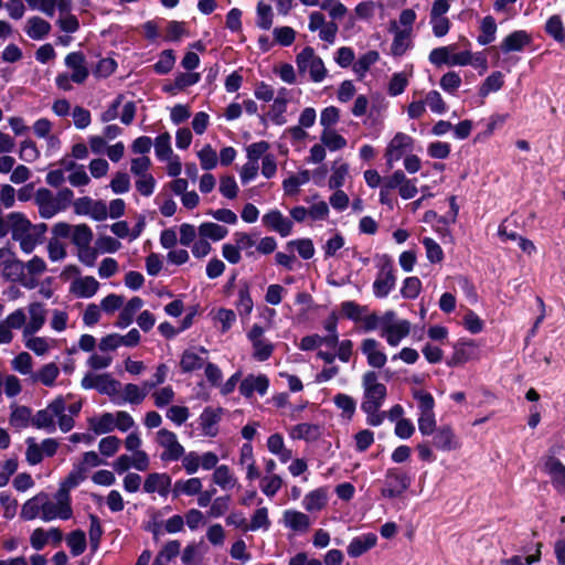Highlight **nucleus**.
I'll use <instances>...</instances> for the list:
<instances>
[{
	"label": "nucleus",
	"mask_w": 565,
	"mask_h": 565,
	"mask_svg": "<svg viewBox=\"0 0 565 565\" xmlns=\"http://www.w3.org/2000/svg\"><path fill=\"white\" fill-rule=\"evenodd\" d=\"M362 388L361 411L366 415V424L379 427L386 418L381 407L386 399L387 388L379 381V375L374 371H366L363 374Z\"/></svg>",
	"instance_id": "obj_1"
},
{
	"label": "nucleus",
	"mask_w": 565,
	"mask_h": 565,
	"mask_svg": "<svg viewBox=\"0 0 565 565\" xmlns=\"http://www.w3.org/2000/svg\"><path fill=\"white\" fill-rule=\"evenodd\" d=\"M11 225L10 233L14 242L19 244L24 254H31L36 246L43 243L47 225L45 223L33 224L23 213H9Z\"/></svg>",
	"instance_id": "obj_2"
},
{
	"label": "nucleus",
	"mask_w": 565,
	"mask_h": 565,
	"mask_svg": "<svg viewBox=\"0 0 565 565\" xmlns=\"http://www.w3.org/2000/svg\"><path fill=\"white\" fill-rule=\"evenodd\" d=\"M66 404L63 397H56L45 408L40 409L33 415L32 425L38 429H43L49 434L56 430V424L63 433L73 429L75 422L70 416H65Z\"/></svg>",
	"instance_id": "obj_3"
},
{
	"label": "nucleus",
	"mask_w": 565,
	"mask_h": 565,
	"mask_svg": "<svg viewBox=\"0 0 565 565\" xmlns=\"http://www.w3.org/2000/svg\"><path fill=\"white\" fill-rule=\"evenodd\" d=\"M74 193L72 190L64 188L56 194L45 188H41L34 195L39 214L42 218H52L60 212L65 211L72 203Z\"/></svg>",
	"instance_id": "obj_4"
},
{
	"label": "nucleus",
	"mask_w": 565,
	"mask_h": 565,
	"mask_svg": "<svg viewBox=\"0 0 565 565\" xmlns=\"http://www.w3.org/2000/svg\"><path fill=\"white\" fill-rule=\"evenodd\" d=\"M65 66L71 71L61 73L55 77L57 88L70 92L73 89L72 83L84 84L89 76V70L86 58L82 52H71L64 58Z\"/></svg>",
	"instance_id": "obj_5"
},
{
	"label": "nucleus",
	"mask_w": 565,
	"mask_h": 565,
	"mask_svg": "<svg viewBox=\"0 0 565 565\" xmlns=\"http://www.w3.org/2000/svg\"><path fill=\"white\" fill-rule=\"evenodd\" d=\"M296 65L301 76L308 77L312 83H322L328 76L323 60L313 47L306 46L296 55Z\"/></svg>",
	"instance_id": "obj_6"
},
{
	"label": "nucleus",
	"mask_w": 565,
	"mask_h": 565,
	"mask_svg": "<svg viewBox=\"0 0 565 565\" xmlns=\"http://www.w3.org/2000/svg\"><path fill=\"white\" fill-rule=\"evenodd\" d=\"M73 516L72 500L70 493L64 490H57L51 498L45 492L44 513L42 521L51 522L54 520H70Z\"/></svg>",
	"instance_id": "obj_7"
},
{
	"label": "nucleus",
	"mask_w": 565,
	"mask_h": 565,
	"mask_svg": "<svg viewBox=\"0 0 565 565\" xmlns=\"http://www.w3.org/2000/svg\"><path fill=\"white\" fill-rule=\"evenodd\" d=\"M411 329L412 324L408 320L398 318L393 310H387L386 320L380 337L384 339L390 347L395 348L409 335Z\"/></svg>",
	"instance_id": "obj_8"
},
{
	"label": "nucleus",
	"mask_w": 565,
	"mask_h": 565,
	"mask_svg": "<svg viewBox=\"0 0 565 565\" xmlns=\"http://www.w3.org/2000/svg\"><path fill=\"white\" fill-rule=\"evenodd\" d=\"M151 160L147 156L132 158L130 162V172L135 175V186L143 196H150L154 192L156 180L149 172Z\"/></svg>",
	"instance_id": "obj_9"
},
{
	"label": "nucleus",
	"mask_w": 565,
	"mask_h": 565,
	"mask_svg": "<svg viewBox=\"0 0 565 565\" xmlns=\"http://www.w3.org/2000/svg\"><path fill=\"white\" fill-rule=\"evenodd\" d=\"M156 443L162 448L160 460L169 463L179 461L184 455V447L180 444L175 433L161 428L156 433Z\"/></svg>",
	"instance_id": "obj_10"
},
{
	"label": "nucleus",
	"mask_w": 565,
	"mask_h": 565,
	"mask_svg": "<svg viewBox=\"0 0 565 565\" xmlns=\"http://www.w3.org/2000/svg\"><path fill=\"white\" fill-rule=\"evenodd\" d=\"M413 149L414 139L409 135L405 132L395 134L385 148L384 158L386 167L392 169L397 161L404 160Z\"/></svg>",
	"instance_id": "obj_11"
},
{
	"label": "nucleus",
	"mask_w": 565,
	"mask_h": 565,
	"mask_svg": "<svg viewBox=\"0 0 565 565\" xmlns=\"http://www.w3.org/2000/svg\"><path fill=\"white\" fill-rule=\"evenodd\" d=\"M24 263L7 247L0 248V275L10 281H21L24 277Z\"/></svg>",
	"instance_id": "obj_12"
},
{
	"label": "nucleus",
	"mask_w": 565,
	"mask_h": 565,
	"mask_svg": "<svg viewBox=\"0 0 565 565\" xmlns=\"http://www.w3.org/2000/svg\"><path fill=\"white\" fill-rule=\"evenodd\" d=\"M411 486V479L398 469H388L385 475L384 486L381 494L387 499H394L402 495Z\"/></svg>",
	"instance_id": "obj_13"
},
{
	"label": "nucleus",
	"mask_w": 565,
	"mask_h": 565,
	"mask_svg": "<svg viewBox=\"0 0 565 565\" xmlns=\"http://www.w3.org/2000/svg\"><path fill=\"white\" fill-rule=\"evenodd\" d=\"M82 386L85 390H97L102 394L115 396L119 393L120 383L114 380L109 374L87 373L82 380Z\"/></svg>",
	"instance_id": "obj_14"
},
{
	"label": "nucleus",
	"mask_w": 565,
	"mask_h": 565,
	"mask_svg": "<svg viewBox=\"0 0 565 565\" xmlns=\"http://www.w3.org/2000/svg\"><path fill=\"white\" fill-rule=\"evenodd\" d=\"M396 286L395 270L391 264L383 265L373 281V294L376 298H386Z\"/></svg>",
	"instance_id": "obj_15"
},
{
	"label": "nucleus",
	"mask_w": 565,
	"mask_h": 565,
	"mask_svg": "<svg viewBox=\"0 0 565 565\" xmlns=\"http://www.w3.org/2000/svg\"><path fill=\"white\" fill-rule=\"evenodd\" d=\"M46 321V309L41 302H31L26 307L25 312V328L23 330V337L36 334L45 324Z\"/></svg>",
	"instance_id": "obj_16"
},
{
	"label": "nucleus",
	"mask_w": 565,
	"mask_h": 565,
	"mask_svg": "<svg viewBox=\"0 0 565 565\" xmlns=\"http://www.w3.org/2000/svg\"><path fill=\"white\" fill-rule=\"evenodd\" d=\"M431 445L440 451H455L461 447L460 439L449 425H443L435 428Z\"/></svg>",
	"instance_id": "obj_17"
},
{
	"label": "nucleus",
	"mask_w": 565,
	"mask_h": 565,
	"mask_svg": "<svg viewBox=\"0 0 565 565\" xmlns=\"http://www.w3.org/2000/svg\"><path fill=\"white\" fill-rule=\"evenodd\" d=\"M265 227L276 232L281 237H287L292 233L294 222L285 216L279 210L273 209L265 213L262 217Z\"/></svg>",
	"instance_id": "obj_18"
},
{
	"label": "nucleus",
	"mask_w": 565,
	"mask_h": 565,
	"mask_svg": "<svg viewBox=\"0 0 565 565\" xmlns=\"http://www.w3.org/2000/svg\"><path fill=\"white\" fill-rule=\"evenodd\" d=\"M361 352L366 358L367 364L373 369H382L387 362V355L382 344L373 339L366 338L361 342Z\"/></svg>",
	"instance_id": "obj_19"
},
{
	"label": "nucleus",
	"mask_w": 565,
	"mask_h": 565,
	"mask_svg": "<svg viewBox=\"0 0 565 565\" xmlns=\"http://www.w3.org/2000/svg\"><path fill=\"white\" fill-rule=\"evenodd\" d=\"M172 484L171 477L166 472H151L145 478L142 490L148 494L158 493L161 498H167Z\"/></svg>",
	"instance_id": "obj_20"
},
{
	"label": "nucleus",
	"mask_w": 565,
	"mask_h": 565,
	"mask_svg": "<svg viewBox=\"0 0 565 565\" xmlns=\"http://www.w3.org/2000/svg\"><path fill=\"white\" fill-rule=\"evenodd\" d=\"M151 460L142 459L140 454L128 455L122 454L118 456L111 463L114 471L118 475L129 472V469L134 468L137 471L145 472L150 468Z\"/></svg>",
	"instance_id": "obj_21"
},
{
	"label": "nucleus",
	"mask_w": 565,
	"mask_h": 565,
	"mask_svg": "<svg viewBox=\"0 0 565 565\" xmlns=\"http://www.w3.org/2000/svg\"><path fill=\"white\" fill-rule=\"evenodd\" d=\"M223 415L221 407H205L199 416V426L205 437H215L218 434V423Z\"/></svg>",
	"instance_id": "obj_22"
},
{
	"label": "nucleus",
	"mask_w": 565,
	"mask_h": 565,
	"mask_svg": "<svg viewBox=\"0 0 565 565\" xmlns=\"http://www.w3.org/2000/svg\"><path fill=\"white\" fill-rule=\"evenodd\" d=\"M290 99V90L286 87H281L277 95L274 96L273 105L270 107V110L267 114V117L269 120L277 125L282 126L287 122L286 118V111H287V105Z\"/></svg>",
	"instance_id": "obj_23"
},
{
	"label": "nucleus",
	"mask_w": 565,
	"mask_h": 565,
	"mask_svg": "<svg viewBox=\"0 0 565 565\" xmlns=\"http://www.w3.org/2000/svg\"><path fill=\"white\" fill-rule=\"evenodd\" d=\"M388 32L393 34L391 43L392 56L401 57L413 47V32L401 31L395 23L388 24Z\"/></svg>",
	"instance_id": "obj_24"
},
{
	"label": "nucleus",
	"mask_w": 565,
	"mask_h": 565,
	"mask_svg": "<svg viewBox=\"0 0 565 565\" xmlns=\"http://www.w3.org/2000/svg\"><path fill=\"white\" fill-rule=\"evenodd\" d=\"M268 387L269 380L266 375L249 374L241 381L239 393L245 398H250L255 392L258 393L260 396H264L267 393Z\"/></svg>",
	"instance_id": "obj_25"
},
{
	"label": "nucleus",
	"mask_w": 565,
	"mask_h": 565,
	"mask_svg": "<svg viewBox=\"0 0 565 565\" xmlns=\"http://www.w3.org/2000/svg\"><path fill=\"white\" fill-rule=\"evenodd\" d=\"M543 470L551 478L553 487L558 492H565V466L555 457H546Z\"/></svg>",
	"instance_id": "obj_26"
},
{
	"label": "nucleus",
	"mask_w": 565,
	"mask_h": 565,
	"mask_svg": "<svg viewBox=\"0 0 565 565\" xmlns=\"http://www.w3.org/2000/svg\"><path fill=\"white\" fill-rule=\"evenodd\" d=\"M207 353L204 347L185 350L180 361L182 371L189 373L202 369L205 365Z\"/></svg>",
	"instance_id": "obj_27"
},
{
	"label": "nucleus",
	"mask_w": 565,
	"mask_h": 565,
	"mask_svg": "<svg viewBox=\"0 0 565 565\" xmlns=\"http://www.w3.org/2000/svg\"><path fill=\"white\" fill-rule=\"evenodd\" d=\"M377 544V535L369 532L354 536L347 546V553L352 558H358L372 550Z\"/></svg>",
	"instance_id": "obj_28"
},
{
	"label": "nucleus",
	"mask_w": 565,
	"mask_h": 565,
	"mask_svg": "<svg viewBox=\"0 0 565 565\" xmlns=\"http://www.w3.org/2000/svg\"><path fill=\"white\" fill-rule=\"evenodd\" d=\"M282 524L296 533H306L311 526V520L308 514L289 509L282 513Z\"/></svg>",
	"instance_id": "obj_29"
},
{
	"label": "nucleus",
	"mask_w": 565,
	"mask_h": 565,
	"mask_svg": "<svg viewBox=\"0 0 565 565\" xmlns=\"http://www.w3.org/2000/svg\"><path fill=\"white\" fill-rule=\"evenodd\" d=\"M99 289V282L93 276L75 278L70 286V291L77 298H92Z\"/></svg>",
	"instance_id": "obj_30"
},
{
	"label": "nucleus",
	"mask_w": 565,
	"mask_h": 565,
	"mask_svg": "<svg viewBox=\"0 0 565 565\" xmlns=\"http://www.w3.org/2000/svg\"><path fill=\"white\" fill-rule=\"evenodd\" d=\"M413 77V65H407L402 72L393 73L387 84V94L391 97L402 95Z\"/></svg>",
	"instance_id": "obj_31"
},
{
	"label": "nucleus",
	"mask_w": 565,
	"mask_h": 565,
	"mask_svg": "<svg viewBox=\"0 0 565 565\" xmlns=\"http://www.w3.org/2000/svg\"><path fill=\"white\" fill-rule=\"evenodd\" d=\"M142 307L143 300L140 297H132L126 303L124 302L115 326L120 329L129 327L134 322L136 313Z\"/></svg>",
	"instance_id": "obj_32"
},
{
	"label": "nucleus",
	"mask_w": 565,
	"mask_h": 565,
	"mask_svg": "<svg viewBox=\"0 0 565 565\" xmlns=\"http://www.w3.org/2000/svg\"><path fill=\"white\" fill-rule=\"evenodd\" d=\"M44 500L45 492L43 491L26 500L21 509V519L32 521L40 518L42 520V514L44 513Z\"/></svg>",
	"instance_id": "obj_33"
},
{
	"label": "nucleus",
	"mask_w": 565,
	"mask_h": 565,
	"mask_svg": "<svg viewBox=\"0 0 565 565\" xmlns=\"http://www.w3.org/2000/svg\"><path fill=\"white\" fill-rule=\"evenodd\" d=\"M531 42L530 34L524 30H518L507 35L501 42L503 53L520 52Z\"/></svg>",
	"instance_id": "obj_34"
},
{
	"label": "nucleus",
	"mask_w": 565,
	"mask_h": 565,
	"mask_svg": "<svg viewBox=\"0 0 565 565\" xmlns=\"http://www.w3.org/2000/svg\"><path fill=\"white\" fill-rule=\"evenodd\" d=\"M212 481L222 490H232L238 487V479L227 465H220L212 473Z\"/></svg>",
	"instance_id": "obj_35"
},
{
	"label": "nucleus",
	"mask_w": 565,
	"mask_h": 565,
	"mask_svg": "<svg viewBox=\"0 0 565 565\" xmlns=\"http://www.w3.org/2000/svg\"><path fill=\"white\" fill-rule=\"evenodd\" d=\"M328 503V490L323 487L308 492L302 500V507L307 512H319Z\"/></svg>",
	"instance_id": "obj_36"
},
{
	"label": "nucleus",
	"mask_w": 565,
	"mask_h": 565,
	"mask_svg": "<svg viewBox=\"0 0 565 565\" xmlns=\"http://www.w3.org/2000/svg\"><path fill=\"white\" fill-rule=\"evenodd\" d=\"M118 399L116 404L122 405L126 403L139 405L143 402L147 396V390L141 388L137 384H126L121 390L119 388V393H117Z\"/></svg>",
	"instance_id": "obj_37"
},
{
	"label": "nucleus",
	"mask_w": 565,
	"mask_h": 565,
	"mask_svg": "<svg viewBox=\"0 0 565 565\" xmlns=\"http://www.w3.org/2000/svg\"><path fill=\"white\" fill-rule=\"evenodd\" d=\"M87 425L94 435H106L115 430L113 413H102L87 419Z\"/></svg>",
	"instance_id": "obj_38"
},
{
	"label": "nucleus",
	"mask_w": 565,
	"mask_h": 565,
	"mask_svg": "<svg viewBox=\"0 0 565 565\" xmlns=\"http://www.w3.org/2000/svg\"><path fill=\"white\" fill-rule=\"evenodd\" d=\"M10 409L11 412L9 417V424L13 428L21 430L26 428L30 424H32L33 415L30 407L24 405L12 404L10 406Z\"/></svg>",
	"instance_id": "obj_39"
},
{
	"label": "nucleus",
	"mask_w": 565,
	"mask_h": 565,
	"mask_svg": "<svg viewBox=\"0 0 565 565\" xmlns=\"http://www.w3.org/2000/svg\"><path fill=\"white\" fill-rule=\"evenodd\" d=\"M477 355L473 341L462 342L455 347V351L447 362L449 366H457L473 360Z\"/></svg>",
	"instance_id": "obj_40"
},
{
	"label": "nucleus",
	"mask_w": 565,
	"mask_h": 565,
	"mask_svg": "<svg viewBox=\"0 0 565 565\" xmlns=\"http://www.w3.org/2000/svg\"><path fill=\"white\" fill-rule=\"evenodd\" d=\"M202 488V481L198 477L180 479L174 482L172 488V494L174 498H179L180 495L192 497L199 494Z\"/></svg>",
	"instance_id": "obj_41"
},
{
	"label": "nucleus",
	"mask_w": 565,
	"mask_h": 565,
	"mask_svg": "<svg viewBox=\"0 0 565 565\" xmlns=\"http://www.w3.org/2000/svg\"><path fill=\"white\" fill-rule=\"evenodd\" d=\"M50 31L51 24L40 17L29 18L24 26V32L26 35L35 41H40L46 38Z\"/></svg>",
	"instance_id": "obj_42"
},
{
	"label": "nucleus",
	"mask_w": 565,
	"mask_h": 565,
	"mask_svg": "<svg viewBox=\"0 0 565 565\" xmlns=\"http://www.w3.org/2000/svg\"><path fill=\"white\" fill-rule=\"evenodd\" d=\"M288 434L289 437L294 440L313 441L319 438L321 431L318 425L301 423L292 426Z\"/></svg>",
	"instance_id": "obj_43"
},
{
	"label": "nucleus",
	"mask_w": 565,
	"mask_h": 565,
	"mask_svg": "<svg viewBox=\"0 0 565 565\" xmlns=\"http://www.w3.org/2000/svg\"><path fill=\"white\" fill-rule=\"evenodd\" d=\"M23 342L26 349L31 350L39 356L46 354L55 345L54 339L47 337H36L35 334L23 337Z\"/></svg>",
	"instance_id": "obj_44"
},
{
	"label": "nucleus",
	"mask_w": 565,
	"mask_h": 565,
	"mask_svg": "<svg viewBox=\"0 0 565 565\" xmlns=\"http://www.w3.org/2000/svg\"><path fill=\"white\" fill-rule=\"evenodd\" d=\"M310 181V172L308 170L299 171L298 173L290 174L282 181V189L286 195H296L300 186Z\"/></svg>",
	"instance_id": "obj_45"
},
{
	"label": "nucleus",
	"mask_w": 565,
	"mask_h": 565,
	"mask_svg": "<svg viewBox=\"0 0 565 565\" xmlns=\"http://www.w3.org/2000/svg\"><path fill=\"white\" fill-rule=\"evenodd\" d=\"M380 60L377 51H367L366 53L359 56L353 64V72L358 78L362 79L366 76L370 68L376 64Z\"/></svg>",
	"instance_id": "obj_46"
},
{
	"label": "nucleus",
	"mask_w": 565,
	"mask_h": 565,
	"mask_svg": "<svg viewBox=\"0 0 565 565\" xmlns=\"http://www.w3.org/2000/svg\"><path fill=\"white\" fill-rule=\"evenodd\" d=\"M198 233L200 237L206 241L218 242L226 237L228 231L217 223L204 222L198 227Z\"/></svg>",
	"instance_id": "obj_47"
},
{
	"label": "nucleus",
	"mask_w": 565,
	"mask_h": 565,
	"mask_svg": "<svg viewBox=\"0 0 565 565\" xmlns=\"http://www.w3.org/2000/svg\"><path fill=\"white\" fill-rule=\"evenodd\" d=\"M333 403L341 411V417L345 420H352L356 411V401L344 393H338L333 397Z\"/></svg>",
	"instance_id": "obj_48"
},
{
	"label": "nucleus",
	"mask_w": 565,
	"mask_h": 565,
	"mask_svg": "<svg viewBox=\"0 0 565 565\" xmlns=\"http://www.w3.org/2000/svg\"><path fill=\"white\" fill-rule=\"evenodd\" d=\"M58 375V366L54 362H51L43 365L36 373L32 374V380L33 382H40L43 385L51 387L55 384Z\"/></svg>",
	"instance_id": "obj_49"
},
{
	"label": "nucleus",
	"mask_w": 565,
	"mask_h": 565,
	"mask_svg": "<svg viewBox=\"0 0 565 565\" xmlns=\"http://www.w3.org/2000/svg\"><path fill=\"white\" fill-rule=\"evenodd\" d=\"M497 23L493 17L486 15L480 22V34L477 38V42L480 45H488L495 40Z\"/></svg>",
	"instance_id": "obj_50"
},
{
	"label": "nucleus",
	"mask_w": 565,
	"mask_h": 565,
	"mask_svg": "<svg viewBox=\"0 0 565 565\" xmlns=\"http://www.w3.org/2000/svg\"><path fill=\"white\" fill-rule=\"evenodd\" d=\"M180 550L179 541H169L156 556L153 565H169L180 554Z\"/></svg>",
	"instance_id": "obj_51"
},
{
	"label": "nucleus",
	"mask_w": 565,
	"mask_h": 565,
	"mask_svg": "<svg viewBox=\"0 0 565 565\" xmlns=\"http://www.w3.org/2000/svg\"><path fill=\"white\" fill-rule=\"evenodd\" d=\"M320 141L330 151H338L347 146L345 138L333 128L323 129L320 136Z\"/></svg>",
	"instance_id": "obj_52"
},
{
	"label": "nucleus",
	"mask_w": 565,
	"mask_h": 565,
	"mask_svg": "<svg viewBox=\"0 0 565 565\" xmlns=\"http://www.w3.org/2000/svg\"><path fill=\"white\" fill-rule=\"evenodd\" d=\"M201 79L199 73L189 71L188 73H178L174 77L173 84L166 86V92L182 90L186 87L198 84Z\"/></svg>",
	"instance_id": "obj_53"
},
{
	"label": "nucleus",
	"mask_w": 565,
	"mask_h": 565,
	"mask_svg": "<svg viewBox=\"0 0 565 565\" xmlns=\"http://www.w3.org/2000/svg\"><path fill=\"white\" fill-rule=\"evenodd\" d=\"M154 147V153L158 160L163 161L173 156V151L171 148V136L169 132L160 134L152 142Z\"/></svg>",
	"instance_id": "obj_54"
},
{
	"label": "nucleus",
	"mask_w": 565,
	"mask_h": 565,
	"mask_svg": "<svg viewBox=\"0 0 565 565\" xmlns=\"http://www.w3.org/2000/svg\"><path fill=\"white\" fill-rule=\"evenodd\" d=\"M236 309L242 318L248 317L254 308V302L247 285L241 287L237 291Z\"/></svg>",
	"instance_id": "obj_55"
},
{
	"label": "nucleus",
	"mask_w": 565,
	"mask_h": 565,
	"mask_svg": "<svg viewBox=\"0 0 565 565\" xmlns=\"http://www.w3.org/2000/svg\"><path fill=\"white\" fill-rule=\"evenodd\" d=\"M196 156L200 160V166L203 170L210 171L217 167L218 158L216 151L211 145H204L198 152Z\"/></svg>",
	"instance_id": "obj_56"
},
{
	"label": "nucleus",
	"mask_w": 565,
	"mask_h": 565,
	"mask_svg": "<svg viewBox=\"0 0 565 565\" xmlns=\"http://www.w3.org/2000/svg\"><path fill=\"white\" fill-rule=\"evenodd\" d=\"M284 484V481L280 476L278 475H265L260 479V490L262 492L268 497L273 498L276 495V493L281 489Z\"/></svg>",
	"instance_id": "obj_57"
},
{
	"label": "nucleus",
	"mask_w": 565,
	"mask_h": 565,
	"mask_svg": "<svg viewBox=\"0 0 565 565\" xmlns=\"http://www.w3.org/2000/svg\"><path fill=\"white\" fill-rule=\"evenodd\" d=\"M233 239L239 250L245 252L247 257H252L254 255L253 248L256 247V235L246 232H235Z\"/></svg>",
	"instance_id": "obj_58"
},
{
	"label": "nucleus",
	"mask_w": 565,
	"mask_h": 565,
	"mask_svg": "<svg viewBox=\"0 0 565 565\" xmlns=\"http://www.w3.org/2000/svg\"><path fill=\"white\" fill-rule=\"evenodd\" d=\"M66 543L72 555L78 556L86 550V535L82 530H75L67 535Z\"/></svg>",
	"instance_id": "obj_59"
},
{
	"label": "nucleus",
	"mask_w": 565,
	"mask_h": 565,
	"mask_svg": "<svg viewBox=\"0 0 565 565\" xmlns=\"http://www.w3.org/2000/svg\"><path fill=\"white\" fill-rule=\"evenodd\" d=\"M418 430L423 436H430L437 426L435 411L417 413Z\"/></svg>",
	"instance_id": "obj_60"
},
{
	"label": "nucleus",
	"mask_w": 565,
	"mask_h": 565,
	"mask_svg": "<svg viewBox=\"0 0 565 565\" xmlns=\"http://www.w3.org/2000/svg\"><path fill=\"white\" fill-rule=\"evenodd\" d=\"M121 444V439L118 438L117 436H106L102 438L98 443L99 454L106 458H110L119 451Z\"/></svg>",
	"instance_id": "obj_61"
},
{
	"label": "nucleus",
	"mask_w": 565,
	"mask_h": 565,
	"mask_svg": "<svg viewBox=\"0 0 565 565\" xmlns=\"http://www.w3.org/2000/svg\"><path fill=\"white\" fill-rule=\"evenodd\" d=\"M71 239L77 248L86 247L92 243L93 232L86 224L75 225Z\"/></svg>",
	"instance_id": "obj_62"
},
{
	"label": "nucleus",
	"mask_w": 565,
	"mask_h": 565,
	"mask_svg": "<svg viewBox=\"0 0 565 565\" xmlns=\"http://www.w3.org/2000/svg\"><path fill=\"white\" fill-rule=\"evenodd\" d=\"M252 348L253 358L259 362L267 361L273 355V352L275 350V345L265 338L252 342Z\"/></svg>",
	"instance_id": "obj_63"
},
{
	"label": "nucleus",
	"mask_w": 565,
	"mask_h": 565,
	"mask_svg": "<svg viewBox=\"0 0 565 565\" xmlns=\"http://www.w3.org/2000/svg\"><path fill=\"white\" fill-rule=\"evenodd\" d=\"M503 74L501 72L491 73L482 83L479 94L482 97L488 96L490 93L498 92L503 86Z\"/></svg>",
	"instance_id": "obj_64"
}]
</instances>
